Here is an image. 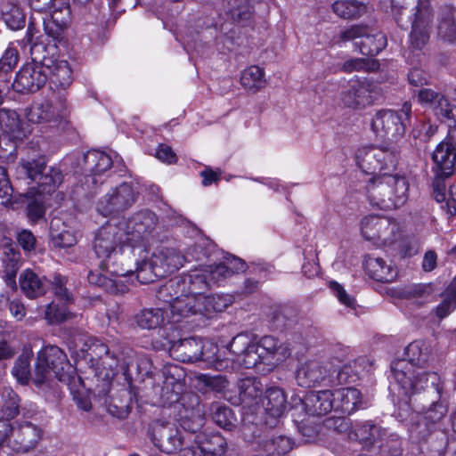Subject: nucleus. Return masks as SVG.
<instances>
[{
    "instance_id": "f257e3e1",
    "label": "nucleus",
    "mask_w": 456,
    "mask_h": 456,
    "mask_svg": "<svg viewBox=\"0 0 456 456\" xmlns=\"http://www.w3.org/2000/svg\"><path fill=\"white\" fill-rule=\"evenodd\" d=\"M124 232L115 225L100 228L96 233L94 249L98 258H102L100 268L113 276H126L132 272L128 259L131 256L142 253V247L130 245L123 240Z\"/></svg>"
},
{
    "instance_id": "f03ea898",
    "label": "nucleus",
    "mask_w": 456,
    "mask_h": 456,
    "mask_svg": "<svg viewBox=\"0 0 456 456\" xmlns=\"http://www.w3.org/2000/svg\"><path fill=\"white\" fill-rule=\"evenodd\" d=\"M391 371L393 378L406 395H414L427 390L428 394L435 395V399L441 398L443 387L436 372L413 370L403 360L393 364Z\"/></svg>"
},
{
    "instance_id": "7ed1b4c3",
    "label": "nucleus",
    "mask_w": 456,
    "mask_h": 456,
    "mask_svg": "<svg viewBox=\"0 0 456 456\" xmlns=\"http://www.w3.org/2000/svg\"><path fill=\"white\" fill-rule=\"evenodd\" d=\"M53 372L61 382L69 383L76 373L66 354L56 346H47L37 354L33 381L37 386L43 385Z\"/></svg>"
},
{
    "instance_id": "20e7f679",
    "label": "nucleus",
    "mask_w": 456,
    "mask_h": 456,
    "mask_svg": "<svg viewBox=\"0 0 456 456\" xmlns=\"http://www.w3.org/2000/svg\"><path fill=\"white\" fill-rule=\"evenodd\" d=\"M411 103L405 102L398 110H379L371 119L372 131L391 141L403 138L411 125Z\"/></svg>"
},
{
    "instance_id": "39448f33",
    "label": "nucleus",
    "mask_w": 456,
    "mask_h": 456,
    "mask_svg": "<svg viewBox=\"0 0 456 456\" xmlns=\"http://www.w3.org/2000/svg\"><path fill=\"white\" fill-rule=\"evenodd\" d=\"M400 158V149L396 144L380 147H364L357 151L356 164L359 168L370 175L381 174L395 169Z\"/></svg>"
},
{
    "instance_id": "423d86ee",
    "label": "nucleus",
    "mask_w": 456,
    "mask_h": 456,
    "mask_svg": "<svg viewBox=\"0 0 456 456\" xmlns=\"http://www.w3.org/2000/svg\"><path fill=\"white\" fill-rule=\"evenodd\" d=\"M69 115V106L63 94H56L53 99L34 102L25 110V116L35 124H49L56 126L66 121Z\"/></svg>"
},
{
    "instance_id": "0eeeda50",
    "label": "nucleus",
    "mask_w": 456,
    "mask_h": 456,
    "mask_svg": "<svg viewBox=\"0 0 456 456\" xmlns=\"http://www.w3.org/2000/svg\"><path fill=\"white\" fill-rule=\"evenodd\" d=\"M434 12L430 3L427 0H418L416 13L411 21V30L409 35V50L416 52L417 62L423 55L422 50L428 44L433 28Z\"/></svg>"
},
{
    "instance_id": "6e6552de",
    "label": "nucleus",
    "mask_w": 456,
    "mask_h": 456,
    "mask_svg": "<svg viewBox=\"0 0 456 456\" xmlns=\"http://www.w3.org/2000/svg\"><path fill=\"white\" fill-rule=\"evenodd\" d=\"M382 96L380 86L367 80L352 79L342 89L340 102L345 108L359 110L372 105Z\"/></svg>"
},
{
    "instance_id": "1a4fd4ad",
    "label": "nucleus",
    "mask_w": 456,
    "mask_h": 456,
    "mask_svg": "<svg viewBox=\"0 0 456 456\" xmlns=\"http://www.w3.org/2000/svg\"><path fill=\"white\" fill-rule=\"evenodd\" d=\"M151 439L159 451L171 454L191 445V437L185 436L174 423L156 420L151 428ZM182 452H180L181 454Z\"/></svg>"
},
{
    "instance_id": "9d476101",
    "label": "nucleus",
    "mask_w": 456,
    "mask_h": 456,
    "mask_svg": "<svg viewBox=\"0 0 456 456\" xmlns=\"http://www.w3.org/2000/svg\"><path fill=\"white\" fill-rule=\"evenodd\" d=\"M139 191L132 183L124 182L112 188L97 203V211L103 216L120 214L137 200Z\"/></svg>"
},
{
    "instance_id": "9b49d317",
    "label": "nucleus",
    "mask_w": 456,
    "mask_h": 456,
    "mask_svg": "<svg viewBox=\"0 0 456 456\" xmlns=\"http://www.w3.org/2000/svg\"><path fill=\"white\" fill-rule=\"evenodd\" d=\"M83 351L86 353V356L90 361H102V365H108L110 369L117 368L120 365L126 379L129 380L134 378V374L138 373V362L134 358H130L128 361L123 359L121 362L114 355L110 354L108 346L100 338L90 337L85 344Z\"/></svg>"
},
{
    "instance_id": "f8f14e48",
    "label": "nucleus",
    "mask_w": 456,
    "mask_h": 456,
    "mask_svg": "<svg viewBox=\"0 0 456 456\" xmlns=\"http://www.w3.org/2000/svg\"><path fill=\"white\" fill-rule=\"evenodd\" d=\"M289 354L287 346L279 339L273 336H264L251 346L247 363L252 368H258L260 364L273 367L275 362L283 361Z\"/></svg>"
},
{
    "instance_id": "ddd939ff",
    "label": "nucleus",
    "mask_w": 456,
    "mask_h": 456,
    "mask_svg": "<svg viewBox=\"0 0 456 456\" xmlns=\"http://www.w3.org/2000/svg\"><path fill=\"white\" fill-rule=\"evenodd\" d=\"M362 236L372 241H380L390 245L400 238V227L397 223L387 217L370 216L362 220Z\"/></svg>"
},
{
    "instance_id": "4468645a",
    "label": "nucleus",
    "mask_w": 456,
    "mask_h": 456,
    "mask_svg": "<svg viewBox=\"0 0 456 456\" xmlns=\"http://www.w3.org/2000/svg\"><path fill=\"white\" fill-rule=\"evenodd\" d=\"M159 224L157 215L150 209H142L134 213L126 223L125 236L126 241L130 245L142 247V253L145 252V246L142 241L156 229Z\"/></svg>"
},
{
    "instance_id": "2eb2a0df",
    "label": "nucleus",
    "mask_w": 456,
    "mask_h": 456,
    "mask_svg": "<svg viewBox=\"0 0 456 456\" xmlns=\"http://www.w3.org/2000/svg\"><path fill=\"white\" fill-rule=\"evenodd\" d=\"M393 183L390 171L387 170L370 179L366 186L370 201L380 208L399 207L401 204L396 203L395 197L389 189Z\"/></svg>"
},
{
    "instance_id": "dca6fc26",
    "label": "nucleus",
    "mask_w": 456,
    "mask_h": 456,
    "mask_svg": "<svg viewBox=\"0 0 456 456\" xmlns=\"http://www.w3.org/2000/svg\"><path fill=\"white\" fill-rule=\"evenodd\" d=\"M48 80L45 68L35 63L25 64L17 73L13 88L21 94L35 93L42 88Z\"/></svg>"
},
{
    "instance_id": "f3484780",
    "label": "nucleus",
    "mask_w": 456,
    "mask_h": 456,
    "mask_svg": "<svg viewBox=\"0 0 456 456\" xmlns=\"http://www.w3.org/2000/svg\"><path fill=\"white\" fill-rule=\"evenodd\" d=\"M41 435L42 431L37 425L28 421L19 423L9 438V447L18 453L28 452L35 448Z\"/></svg>"
},
{
    "instance_id": "a211bd4d",
    "label": "nucleus",
    "mask_w": 456,
    "mask_h": 456,
    "mask_svg": "<svg viewBox=\"0 0 456 456\" xmlns=\"http://www.w3.org/2000/svg\"><path fill=\"white\" fill-rule=\"evenodd\" d=\"M433 172L436 178L444 179L455 171L456 151L446 140L441 142L432 153Z\"/></svg>"
},
{
    "instance_id": "6ab92c4d",
    "label": "nucleus",
    "mask_w": 456,
    "mask_h": 456,
    "mask_svg": "<svg viewBox=\"0 0 456 456\" xmlns=\"http://www.w3.org/2000/svg\"><path fill=\"white\" fill-rule=\"evenodd\" d=\"M0 255L4 282L12 289H16V275L21 258L18 247L12 242L5 241L0 247Z\"/></svg>"
},
{
    "instance_id": "aec40b11",
    "label": "nucleus",
    "mask_w": 456,
    "mask_h": 456,
    "mask_svg": "<svg viewBox=\"0 0 456 456\" xmlns=\"http://www.w3.org/2000/svg\"><path fill=\"white\" fill-rule=\"evenodd\" d=\"M305 412L310 416H322L329 413L334 407L333 391L326 389L310 391L299 399Z\"/></svg>"
},
{
    "instance_id": "412c9836",
    "label": "nucleus",
    "mask_w": 456,
    "mask_h": 456,
    "mask_svg": "<svg viewBox=\"0 0 456 456\" xmlns=\"http://www.w3.org/2000/svg\"><path fill=\"white\" fill-rule=\"evenodd\" d=\"M203 342L197 338L170 341V353L180 362H194L204 360Z\"/></svg>"
},
{
    "instance_id": "4be33fe9",
    "label": "nucleus",
    "mask_w": 456,
    "mask_h": 456,
    "mask_svg": "<svg viewBox=\"0 0 456 456\" xmlns=\"http://www.w3.org/2000/svg\"><path fill=\"white\" fill-rule=\"evenodd\" d=\"M287 398L282 389L270 387L265 391L263 407L267 414L265 423L271 428L275 427L287 410Z\"/></svg>"
},
{
    "instance_id": "5701e85b",
    "label": "nucleus",
    "mask_w": 456,
    "mask_h": 456,
    "mask_svg": "<svg viewBox=\"0 0 456 456\" xmlns=\"http://www.w3.org/2000/svg\"><path fill=\"white\" fill-rule=\"evenodd\" d=\"M112 166L111 158L103 151L92 150L83 158L82 170L86 176V183H96V175H100Z\"/></svg>"
},
{
    "instance_id": "b1692460",
    "label": "nucleus",
    "mask_w": 456,
    "mask_h": 456,
    "mask_svg": "<svg viewBox=\"0 0 456 456\" xmlns=\"http://www.w3.org/2000/svg\"><path fill=\"white\" fill-rule=\"evenodd\" d=\"M155 272L159 277H167L183 266L184 257L175 248H164L151 256Z\"/></svg>"
},
{
    "instance_id": "393cba45",
    "label": "nucleus",
    "mask_w": 456,
    "mask_h": 456,
    "mask_svg": "<svg viewBox=\"0 0 456 456\" xmlns=\"http://www.w3.org/2000/svg\"><path fill=\"white\" fill-rule=\"evenodd\" d=\"M327 377L326 368L318 361L300 363L296 370V379L300 387H310L322 383Z\"/></svg>"
},
{
    "instance_id": "a878e982",
    "label": "nucleus",
    "mask_w": 456,
    "mask_h": 456,
    "mask_svg": "<svg viewBox=\"0 0 456 456\" xmlns=\"http://www.w3.org/2000/svg\"><path fill=\"white\" fill-rule=\"evenodd\" d=\"M177 279L182 293H188L191 296H201L211 288V280L205 268L192 270Z\"/></svg>"
},
{
    "instance_id": "bb28decb",
    "label": "nucleus",
    "mask_w": 456,
    "mask_h": 456,
    "mask_svg": "<svg viewBox=\"0 0 456 456\" xmlns=\"http://www.w3.org/2000/svg\"><path fill=\"white\" fill-rule=\"evenodd\" d=\"M165 309L167 310V315H169L168 322L172 323L197 315V296L180 292L179 296H175V302Z\"/></svg>"
},
{
    "instance_id": "cd10ccee",
    "label": "nucleus",
    "mask_w": 456,
    "mask_h": 456,
    "mask_svg": "<svg viewBox=\"0 0 456 456\" xmlns=\"http://www.w3.org/2000/svg\"><path fill=\"white\" fill-rule=\"evenodd\" d=\"M47 166L46 158L43 155L37 158L28 156L21 159L16 167L15 173L18 179L27 181L28 184L34 186Z\"/></svg>"
},
{
    "instance_id": "c85d7f7f",
    "label": "nucleus",
    "mask_w": 456,
    "mask_h": 456,
    "mask_svg": "<svg viewBox=\"0 0 456 456\" xmlns=\"http://www.w3.org/2000/svg\"><path fill=\"white\" fill-rule=\"evenodd\" d=\"M333 410L344 414L354 412L362 405V394L354 387H344L333 391Z\"/></svg>"
},
{
    "instance_id": "c756f323",
    "label": "nucleus",
    "mask_w": 456,
    "mask_h": 456,
    "mask_svg": "<svg viewBox=\"0 0 456 456\" xmlns=\"http://www.w3.org/2000/svg\"><path fill=\"white\" fill-rule=\"evenodd\" d=\"M366 274L379 282H392L397 276V272L392 266L387 265L381 257L367 256L363 262Z\"/></svg>"
},
{
    "instance_id": "7c9ffc66",
    "label": "nucleus",
    "mask_w": 456,
    "mask_h": 456,
    "mask_svg": "<svg viewBox=\"0 0 456 456\" xmlns=\"http://www.w3.org/2000/svg\"><path fill=\"white\" fill-rule=\"evenodd\" d=\"M405 356L408 363L419 368L428 366L435 359L431 345L421 339L414 340L406 346Z\"/></svg>"
},
{
    "instance_id": "2f4dec72",
    "label": "nucleus",
    "mask_w": 456,
    "mask_h": 456,
    "mask_svg": "<svg viewBox=\"0 0 456 456\" xmlns=\"http://www.w3.org/2000/svg\"><path fill=\"white\" fill-rule=\"evenodd\" d=\"M237 387L241 403L248 407L258 403L265 389V385L256 377L241 379Z\"/></svg>"
},
{
    "instance_id": "473e14b6",
    "label": "nucleus",
    "mask_w": 456,
    "mask_h": 456,
    "mask_svg": "<svg viewBox=\"0 0 456 456\" xmlns=\"http://www.w3.org/2000/svg\"><path fill=\"white\" fill-rule=\"evenodd\" d=\"M165 307L144 308L134 314V321L142 330H155L169 323Z\"/></svg>"
},
{
    "instance_id": "72a5a7b5",
    "label": "nucleus",
    "mask_w": 456,
    "mask_h": 456,
    "mask_svg": "<svg viewBox=\"0 0 456 456\" xmlns=\"http://www.w3.org/2000/svg\"><path fill=\"white\" fill-rule=\"evenodd\" d=\"M385 431L371 421L357 423L349 433V441H358L365 445H372L379 441Z\"/></svg>"
},
{
    "instance_id": "f704fd0d",
    "label": "nucleus",
    "mask_w": 456,
    "mask_h": 456,
    "mask_svg": "<svg viewBox=\"0 0 456 456\" xmlns=\"http://www.w3.org/2000/svg\"><path fill=\"white\" fill-rule=\"evenodd\" d=\"M19 281L20 289L29 298L44 295L49 283L30 269H26L20 273Z\"/></svg>"
},
{
    "instance_id": "c9c22d12",
    "label": "nucleus",
    "mask_w": 456,
    "mask_h": 456,
    "mask_svg": "<svg viewBox=\"0 0 456 456\" xmlns=\"http://www.w3.org/2000/svg\"><path fill=\"white\" fill-rule=\"evenodd\" d=\"M48 73V79L52 85L56 88L65 90L69 87L72 81V70L67 61H53V65L49 68H45Z\"/></svg>"
},
{
    "instance_id": "e433bc0d",
    "label": "nucleus",
    "mask_w": 456,
    "mask_h": 456,
    "mask_svg": "<svg viewBox=\"0 0 456 456\" xmlns=\"http://www.w3.org/2000/svg\"><path fill=\"white\" fill-rule=\"evenodd\" d=\"M455 9L450 5L442 8L437 24V35L445 42L454 43L456 41V20L454 17Z\"/></svg>"
},
{
    "instance_id": "4c0bfd02",
    "label": "nucleus",
    "mask_w": 456,
    "mask_h": 456,
    "mask_svg": "<svg viewBox=\"0 0 456 456\" xmlns=\"http://www.w3.org/2000/svg\"><path fill=\"white\" fill-rule=\"evenodd\" d=\"M140 256L141 254L135 256H131L128 259V263L133 271L128 273L126 276L135 273L137 280L145 284L153 282L156 279H159L160 277L155 272L153 259L151 257L150 259H146L145 257L141 259Z\"/></svg>"
},
{
    "instance_id": "58836bf2",
    "label": "nucleus",
    "mask_w": 456,
    "mask_h": 456,
    "mask_svg": "<svg viewBox=\"0 0 456 456\" xmlns=\"http://www.w3.org/2000/svg\"><path fill=\"white\" fill-rule=\"evenodd\" d=\"M62 181L63 175L59 168L46 166L33 188H37L40 194H51L59 188Z\"/></svg>"
},
{
    "instance_id": "ea45409f",
    "label": "nucleus",
    "mask_w": 456,
    "mask_h": 456,
    "mask_svg": "<svg viewBox=\"0 0 456 456\" xmlns=\"http://www.w3.org/2000/svg\"><path fill=\"white\" fill-rule=\"evenodd\" d=\"M50 238L56 248H70L77 243L75 234L65 229V224L59 218H53L50 223Z\"/></svg>"
},
{
    "instance_id": "a19ab883",
    "label": "nucleus",
    "mask_w": 456,
    "mask_h": 456,
    "mask_svg": "<svg viewBox=\"0 0 456 456\" xmlns=\"http://www.w3.org/2000/svg\"><path fill=\"white\" fill-rule=\"evenodd\" d=\"M223 8L236 22L248 21L253 15V5L250 0H223Z\"/></svg>"
},
{
    "instance_id": "79ce46f5",
    "label": "nucleus",
    "mask_w": 456,
    "mask_h": 456,
    "mask_svg": "<svg viewBox=\"0 0 456 456\" xmlns=\"http://www.w3.org/2000/svg\"><path fill=\"white\" fill-rule=\"evenodd\" d=\"M355 45L362 54L374 56L386 47L387 38L381 32L370 34L366 28V34Z\"/></svg>"
},
{
    "instance_id": "37998d69",
    "label": "nucleus",
    "mask_w": 456,
    "mask_h": 456,
    "mask_svg": "<svg viewBox=\"0 0 456 456\" xmlns=\"http://www.w3.org/2000/svg\"><path fill=\"white\" fill-rule=\"evenodd\" d=\"M209 411L213 421L225 430H232L237 427V418L232 410L225 404L212 403Z\"/></svg>"
},
{
    "instance_id": "c03bdc74",
    "label": "nucleus",
    "mask_w": 456,
    "mask_h": 456,
    "mask_svg": "<svg viewBox=\"0 0 456 456\" xmlns=\"http://www.w3.org/2000/svg\"><path fill=\"white\" fill-rule=\"evenodd\" d=\"M263 452L267 455H284L289 452L294 446L293 440L286 436H273L263 439L259 443Z\"/></svg>"
},
{
    "instance_id": "a18cd8bd",
    "label": "nucleus",
    "mask_w": 456,
    "mask_h": 456,
    "mask_svg": "<svg viewBox=\"0 0 456 456\" xmlns=\"http://www.w3.org/2000/svg\"><path fill=\"white\" fill-rule=\"evenodd\" d=\"M1 16L7 28L12 30L21 29L26 25V15L20 6L16 4L4 5Z\"/></svg>"
},
{
    "instance_id": "49530a36",
    "label": "nucleus",
    "mask_w": 456,
    "mask_h": 456,
    "mask_svg": "<svg viewBox=\"0 0 456 456\" xmlns=\"http://www.w3.org/2000/svg\"><path fill=\"white\" fill-rule=\"evenodd\" d=\"M333 12L343 19H357L366 12V5L357 0H340L332 4Z\"/></svg>"
},
{
    "instance_id": "de8ad7c7",
    "label": "nucleus",
    "mask_w": 456,
    "mask_h": 456,
    "mask_svg": "<svg viewBox=\"0 0 456 456\" xmlns=\"http://www.w3.org/2000/svg\"><path fill=\"white\" fill-rule=\"evenodd\" d=\"M252 346H255V342H252L248 335L244 333L234 337L229 346L230 351L239 357L240 362L246 369L252 368L247 363Z\"/></svg>"
},
{
    "instance_id": "09e8293b",
    "label": "nucleus",
    "mask_w": 456,
    "mask_h": 456,
    "mask_svg": "<svg viewBox=\"0 0 456 456\" xmlns=\"http://www.w3.org/2000/svg\"><path fill=\"white\" fill-rule=\"evenodd\" d=\"M32 357V350L24 348L14 362L12 373L20 384H27L31 377L30 360Z\"/></svg>"
},
{
    "instance_id": "8fccbe9b",
    "label": "nucleus",
    "mask_w": 456,
    "mask_h": 456,
    "mask_svg": "<svg viewBox=\"0 0 456 456\" xmlns=\"http://www.w3.org/2000/svg\"><path fill=\"white\" fill-rule=\"evenodd\" d=\"M180 426L185 436L191 437V444L194 443V436L198 435L204 426V417L200 411L191 410L186 415L181 417Z\"/></svg>"
},
{
    "instance_id": "3c124183",
    "label": "nucleus",
    "mask_w": 456,
    "mask_h": 456,
    "mask_svg": "<svg viewBox=\"0 0 456 456\" xmlns=\"http://www.w3.org/2000/svg\"><path fill=\"white\" fill-rule=\"evenodd\" d=\"M241 86L249 91L256 92L265 86L264 70L258 66H250L244 69L240 77Z\"/></svg>"
},
{
    "instance_id": "603ef678",
    "label": "nucleus",
    "mask_w": 456,
    "mask_h": 456,
    "mask_svg": "<svg viewBox=\"0 0 456 456\" xmlns=\"http://www.w3.org/2000/svg\"><path fill=\"white\" fill-rule=\"evenodd\" d=\"M198 388L202 392L208 390L222 393L228 387V381L223 375L211 376L209 374H199L195 377Z\"/></svg>"
},
{
    "instance_id": "864d4df0",
    "label": "nucleus",
    "mask_w": 456,
    "mask_h": 456,
    "mask_svg": "<svg viewBox=\"0 0 456 456\" xmlns=\"http://www.w3.org/2000/svg\"><path fill=\"white\" fill-rule=\"evenodd\" d=\"M362 359L354 360L344 364L337 371V381L338 385L353 384L359 379L362 370Z\"/></svg>"
},
{
    "instance_id": "5fc2aeb1",
    "label": "nucleus",
    "mask_w": 456,
    "mask_h": 456,
    "mask_svg": "<svg viewBox=\"0 0 456 456\" xmlns=\"http://www.w3.org/2000/svg\"><path fill=\"white\" fill-rule=\"evenodd\" d=\"M0 126L5 134H12L14 137L23 135L21 123L16 111L12 110H0Z\"/></svg>"
},
{
    "instance_id": "6e6d98bb",
    "label": "nucleus",
    "mask_w": 456,
    "mask_h": 456,
    "mask_svg": "<svg viewBox=\"0 0 456 456\" xmlns=\"http://www.w3.org/2000/svg\"><path fill=\"white\" fill-rule=\"evenodd\" d=\"M3 406V415L7 419L16 418L20 413V399L19 395L11 387H4L1 392Z\"/></svg>"
},
{
    "instance_id": "4d7b16f0",
    "label": "nucleus",
    "mask_w": 456,
    "mask_h": 456,
    "mask_svg": "<svg viewBox=\"0 0 456 456\" xmlns=\"http://www.w3.org/2000/svg\"><path fill=\"white\" fill-rule=\"evenodd\" d=\"M411 424L409 428L411 436L418 441H424L434 435V426L421 415H416L411 419Z\"/></svg>"
},
{
    "instance_id": "13d9d810",
    "label": "nucleus",
    "mask_w": 456,
    "mask_h": 456,
    "mask_svg": "<svg viewBox=\"0 0 456 456\" xmlns=\"http://www.w3.org/2000/svg\"><path fill=\"white\" fill-rule=\"evenodd\" d=\"M68 304L60 305L53 301L45 310V317L50 324H59L73 317V314L68 309Z\"/></svg>"
},
{
    "instance_id": "bf43d9fd",
    "label": "nucleus",
    "mask_w": 456,
    "mask_h": 456,
    "mask_svg": "<svg viewBox=\"0 0 456 456\" xmlns=\"http://www.w3.org/2000/svg\"><path fill=\"white\" fill-rule=\"evenodd\" d=\"M392 12L397 25L402 28H408L411 25L412 19L416 13V5L409 8L405 5L399 4V0H391Z\"/></svg>"
},
{
    "instance_id": "052dcab7",
    "label": "nucleus",
    "mask_w": 456,
    "mask_h": 456,
    "mask_svg": "<svg viewBox=\"0 0 456 456\" xmlns=\"http://www.w3.org/2000/svg\"><path fill=\"white\" fill-rule=\"evenodd\" d=\"M379 68V63L372 58H354L343 63L342 70L345 72L353 71H375Z\"/></svg>"
},
{
    "instance_id": "680f3d73",
    "label": "nucleus",
    "mask_w": 456,
    "mask_h": 456,
    "mask_svg": "<svg viewBox=\"0 0 456 456\" xmlns=\"http://www.w3.org/2000/svg\"><path fill=\"white\" fill-rule=\"evenodd\" d=\"M17 159V144L10 134L0 135V161L4 164H12Z\"/></svg>"
},
{
    "instance_id": "e2e57ef3",
    "label": "nucleus",
    "mask_w": 456,
    "mask_h": 456,
    "mask_svg": "<svg viewBox=\"0 0 456 456\" xmlns=\"http://www.w3.org/2000/svg\"><path fill=\"white\" fill-rule=\"evenodd\" d=\"M28 53L32 60L31 63L37 64L44 68H49L50 65H53V61L54 59L48 56L49 53L47 46L39 40L30 45L28 48Z\"/></svg>"
},
{
    "instance_id": "0e129e2a",
    "label": "nucleus",
    "mask_w": 456,
    "mask_h": 456,
    "mask_svg": "<svg viewBox=\"0 0 456 456\" xmlns=\"http://www.w3.org/2000/svg\"><path fill=\"white\" fill-rule=\"evenodd\" d=\"M429 456H442L445 452L448 439L443 432H436L424 440Z\"/></svg>"
},
{
    "instance_id": "69168bd1",
    "label": "nucleus",
    "mask_w": 456,
    "mask_h": 456,
    "mask_svg": "<svg viewBox=\"0 0 456 456\" xmlns=\"http://www.w3.org/2000/svg\"><path fill=\"white\" fill-rule=\"evenodd\" d=\"M180 292H182L181 285L176 277L169 280L164 285L159 287L156 296L159 301L167 303L168 305H171V303L175 300V296H179Z\"/></svg>"
},
{
    "instance_id": "338daca9",
    "label": "nucleus",
    "mask_w": 456,
    "mask_h": 456,
    "mask_svg": "<svg viewBox=\"0 0 456 456\" xmlns=\"http://www.w3.org/2000/svg\"><path fill=\"white\" fill-rule=\"evenodd\" d=\"M456 309V286L450 284L444 291V298L436 307V315L443 319Z\"/></svg>"
},
{
    "instance_id": "774afa93",
    "label": "nucleus",
    "mask_w": 456,
    "mask_h": 456,
    "mask_svg": "<svg viewBox=\"0 0 456 456\" xmlns=\"http://www.w3.org/2000/svg\"><path fill=\"white\" fill-rule=\"evenodd\" d=\"M68 23V18L56 20V15H51L49 18L44 20L45 32L48 37H53L54 40H59L61 38Z\"/></svg>"
}]
</instances>
